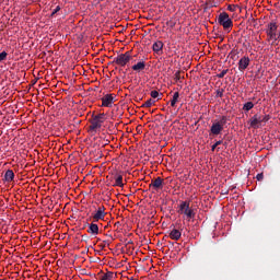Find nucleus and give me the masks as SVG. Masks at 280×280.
<instances>
[{"mask_svg":"<svg viewBox=\"0 0 280 280\" xmlns=\"http://www.w3.org/2000/svg\"><path fill=\"white\" fill-rule=\"evenodd\" d=\"M106 121V114L101 113L97 115H92V118L90 119V130L91 132H97L100 128H102V125Z\"/></svg>","mask_w":280,"mask_h":280,"instance_id":"1","label":"nucleus"},{"mask_svg":"<svg viewBox=\"0 0 280 280\" xmlns=\"http://www.w3.org/2000/svg\"><path fill=\"white\" fill-rule=\"evenodd\" d=\"M189 205V201H180L179 209L177 210V213H179V215H185L188 221L196 218V211L191 209Z\"/></svg>","mask_w":280,"mask_h":280,"instance_id":"2","label":"nucleus"},{"mask_svg":"<svg viewBox=\"0 0 280 280\" xmlns=\"http://www.w3.org/2000/svg\"><path fill=\"white\" fill-rule=\"evenodd\" d=\"M224 126H226V116H222L220 120H215L214 122H212V126L210 127V135H212L213 137L222 135Z\"/></svg>","mask_w":280,"mask_h":280,"instance_id":"3","label":"nucleus"},{"mask_svg":"<svg viewBox=\"0 0 280 280\" xmlns=\"http://www.w3.org/2000/svg\"><path fill=\"white\" fill-rule=\"evenodd\" d=\"M130 60H132V55L130 51H126L115 57L113 65H117L118 67H128V65H130Z\"/></svg>","mask_w":280,"mask_h":280,"instance_id":"4","label":"nucleus"},{"mask_svg":"<svg viewBox=\"0 0 280 280\" xmlns=\"http://www.w3.org/2000/svg\"><path fill=\"white\" fill-rule=\"evenodd\" d=\"M219 25H222L224 30L231 31V27H233V20L229 16V13L222 12L219 14L218 18Z\"/></svg>","mask_w":280,"mask_h":280,"instance_id":"5","label":"nucleus"},{"mask_svg":"<svg viewBox=\"0 0 280 280\" xmlns=\"http://www.w3.org/2000/svg\"><path fill=\"white\" fill-rule=\"evenodd\" d=\"M277 30H279V25H277V22H270L267 25L266 34L270 38V40H279L280 34H277Z\"/></svg>","mask_w":280,"mask_h":280,"instance_id":"6","label":"nucleus"},{"mask_svg":"<svg viewBox=\"0 0 280 280\" xmlns=\"http://www.w3.org/2000/svg\"><path fill=\"white\" fill-rule=\"evenodd\" d=\"M106 218V207L100 206L95 213L92 214L93 222H100V220H104Z\"/></svg>","mask_w":280,"mask_h":280,"instance_id":"7","label":"nucleus"},{"mask_svg":"<svg viewBox=\"0 0 280 280\" xmlns=\"http://www.w3.org/2000/svg\"><path fill=\"white\" fill-rule=\"evenodd\" d=\"M101 100L102 106L105 108H113V104H115V94H106Z\"/></svg>","mask_w":280,"mask_h":280,"instance_id":"8","label":"nucleus"},{"mask_svg":"<svg viewBox=\"0 0 280 280\" xmlns=\"http://www.w3.org/2000/svg\"><path fill=\"white\" fill-rule=\"evenodd\" d=\"M249 66H250L249 57L244 56L238 60V71H246V69H248Z\"/></svg>","mask_w":280,"mask_h":280,"instance_id":"9","label":"nucleus"},{"mask_svg":"<svg viewBox=\"0 0 280 280\" xmlns=\"http://www.w3.org/2000/svg\"><path fill=\"white\" fill-rule=\"evenodd\" d=\"M149 187H151L155 191H159V189H163V178L156 177L155 179H152Z\"/></svg>","mask_w":280,"mask_h":280,"instance_id":"10","label":"nucleus"},{"mask_svg":"<svg viewBox=\"0 0 280 280\" xmlns=\"http://www.w3.org/2000/svg\"><path fill=\"white\" fill-rule=\"evenodd\" d=\"M261 121H264V119H261V117L258 115V114H255L250 120H249V124H250V127L252 128H259V124H261Z\"/></svg>","mask_w":280,"mask_h":280,"instance_id":"11","label":"nucleus"},{"mask_svg":"<svg viewBox=\"0 0 280 280\" xmlns=\"http://www.w3.org/2000/svg\"><path fill=\"white\" fill-rule=\"evenodd\" d=\"M163 46H164L163 42L156 40L152 46L154 54H158V56H161V54H163Z\"/></svg>","mask_w":280,"mask_h":280,"instance_id":"12","label":"nucleus"},{"mask_svg":"<svg viewBox=\"0 0 280 280\" xmlns=\"http://www.w3.org/2000/svg\"><path fill=\"white\" fill-rule=\"evenodd\" d=\"M132 71H136V73H141V71H144L145 69V61H138L131 67Z\"/></svg>","mask_w":280,"mask_h":280,"instance_id":"13","label":"nucleus"},{"mask_svg":"<svg viewBox=\"0 0 280 280\" xmlns=\"http://www.w3.org/2000/svg\"><path fill=\"white\" fill-rule=\"evenodd\" d=\"M88 233H90V235H100V226L96 223H90Z\"/></svg>","mask_w":280,"mask_h":280,"instance_id":"14","label":"nucleus"},{"mask_svg":"<svg viewBox=\"0 0 280 280\" xmlns=\"http://www.w3.org/2000/svg\"><path fill=\"white\" fill-rule=\"evenodd\" d=\"M182 235H183V233H182L179 230L173 229V230L170 232L168 237H170L171 240H174L175 242H178V240H180Z\"/></svg>","mask_w":280,"mask_h":280,"instance_id":"15","label":"nucleus"},{"mask_svg":"<svg viewBox=\"0 0 280 280\" xmlns=\"http://www.w3.org/2000/svg\"><path fill=\"white\" fill-rule=\"evenodd\" d=\"M114 185L113 187H124V176L122 175H119V174H115L114 175Z\"/></svg>","mask_w":280,"mask_h":280,"instance_id":"16","label":"nucleus"},{"mask_svg":"<svg viewBox=\"0 0 280 280\" xmlns=\"http://www.w3.org/2000/svg\"><path fill=\"white\" fill-rule=\"evenodd\" d=\"M4 180L7 183H12V180H14V171L8 170L4 174Z\"/></svg>","mask_w":280,"mask_h":280,"instance_id":"17","label":"nucleus"},{"mask_svg":"<svg viewBox=\"0 0 280 280\" xmlns=\"http://www.w3.org/2000/svg\"><path fill=\"white\" fill-rule=\"evenodd\" d=\"M179 97H180V93L175 92V93L173 94V97H172V100H171V106H172L173 108L176 106V104H178Z\"/></svg>","mask_w":280,"mask_h":280,"instance_id":"18","label":"nucleus"},{"mask_svg":"<svg viewBox=\"0 0 280 280\" xmlns=\"http://www.w3.org/2000/svg\"><path fill=\"white\" fill-rule=\"evenodd\" d=\"M238 55H240V50H237V49H235V48L232 49L231 52L229 54V56H230V58H231L232 60H237Z\"/></svg>","mask_w":280,"mask_h":280,"instance_id":"19","label":"nucleus"},{"mask_svg":"<svg viewBox=\"0 0 280 280\" xmlns=\"http://www.w3.org/2000/svg\"><path fill=\"white\" fill-rule=\"evenodd\" d=\"M253 108H255V104H253V102H247L243 106V110H246V113H248V110H253Z\"/></svg>","mask_w":280,"mask_h":280,"instance_id":"20","label":"nucleus"},{"mask_svg":"<svg viewBox=\"0 0 280 280\" xmlns=\"http://www.w3.org/2000/svg\"><path fill=\"white\" fill-rule=\"evenodd\" d=\"M155 103H156V101L149 98L142 106L144 108H151V106H154Z\"/></svg>","mask_w":280,"mask_h":280,"instance_id":"21","label":"nucleus"},{"mask_svg":"<svg viewBox=\"0 0 280 280\" xmlns=\"http://www.w3.org/2000/svg\"><path fill=\"white\" fill-rule=\"evenodd\" d=\"M248 23L249 25H252V27H257V20L253 18V15H250V18L248 19Z\"/></svg>","mask_w":280,"mask_h":280,"instance_id":"22","label":"nucleus"},{"mask_svg":"<svg viewBox=\"0 0 280 280\" xmlns=\"http://www.w3.org/2000/svg\"><path fill=\"white\" fill-rule=\"evenodd\" d=\"M8 59V52L7 51H2L0 52V62H3V60Z\"/></svg>","mask_w":280,"mask_h":280,"instance_id":"23","label":"nucleus"},{"mask_svg":"<svg viewBox=\"0 0 280 280\" xmlns=\"http://www.w3.org/2000/svg\"><path fill=\"white\" fill-rule=\"evenodd\" d=\"M215 97H224V89H219L217 90V95Z\"/></svg>","mask_w":280,"mask_h":280,"instance_id":"24","label":"nucleus"},{"mask_svg":"<svg viewBox=\"0 0 280 280\" xmlns=\"http://www.w3.org/2000/svg\"><path fill=\"white\" fill-rule=\"evenodd\" d=\"M226 73H229V69H225L222 72H220L219 74H217V78L222 79V78H224V75H226Z\"/></svg>","mask_w":280,"mask_h":280,"instance_id":"25","label":"nucleus"},{"mask_svg":"<svg viewBox=\"0 0 280 280\" xmlns=\"http://www.w3.org/2000/svg\"><path fill=\"white\" fill-rule=\"evenodd\" d=\"M218 145H222V140L217 141L212 147H211V151L215 152V148H218Z\"/></svg>","mask_w":280,"mask_h":280,"instance_id":"26","label":"nucleus"},{"mask_svg":"<svg viewBox=\"0 0 280 280\" xmlns=\"http://www.w3.org/2000/svg\"><path fill=\"white\" fill-rule=\"evenodd\" d=\"M151 97H153V100H156V97H159V91L156 90L151 91Z\"/></svg>","mask_w":280,"mask_h":280,"instance_id":"27","label":"nucleus"},{"mask_svg":"<svg viewBox=\"0 0 280 280\" xmlns=\"http://www.w3.org/2000/svg\"><path fill=\"white\" fill-rule=\"evenodd\" d=\"M60 10H61L60 5H57V7L54 9V11H52L51 16H54V14H58V12H60Z\"/></svg>","mask_w":280,"mask_h":280,"instance_id":"28","label":"nucleus"},{"mask_svg":"<svg viewBox=\"0 0 280 280\" xmlns=\"http://www.w3.org/2000/svg\"><path fill=\"white\" fill-rule=\"evenodd\" d=\"M175 82H178L180 80V71H177L174 75Z\"/></svg>","mask_w":280,"mask_h":280,"instance_id":"29","label":"nucleus"},{"mask_svg":"<svg viewBox=\"0 0 280 280\" xmlns=\"http://www.w3.org/2000/svg\"><path fill=\"white\" fill-rule=\"evenodd\" d=\"M257 180H264V173H259L256 176Z\"/></svg>","mask_w":280,"mask_h":280,"instance_id":"30","label":"nucleus"},{"mask_svg":"<svg viewBox=\"0 0 280 280\" xmlns=\"http://www.w3.org/2000/svg\"><path fill=\"white\" fill-rule=\"evenodd\" d=\"M98 246L102 250H104L106 248V241L103 244H100Z\"/></svg>","mask_w":280,"mask_h":280,"instance_id":"31","label":"nucleus"},{"mask_svg":"<svg viewBox=\"0 0 280 280\" xmlns=\"http://www.w3.org/2000/svg\"><path fill=\"white\" fill-rule=\"evenodd\" d=\"M262 121H268V116H265L264 118H261Z\"/></svg>","mask_w":280,"mask_h":280,"instance_id":"32","label":"nucleus"}]
</instances>
